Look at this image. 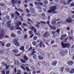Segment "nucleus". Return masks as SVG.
<instances>
[{"label":"nucleus","instance_id":"nucleus-15","mask_svg":"<svg viewBox=\"0 0 74 74\" xmlns=\"http://www.w3.org/2000/svg\"><path fill=\"white\" fill-rule=\"evenodd\" d=\"M41 63L44 66H46V65L47 64V62L45 60H42Z\"/></svg>","mask_w":74,"mask_h":74},{"label":"nucleus","instance_id":"nucleus-28","mask_svg":"<svg viewBox=\"0 0 74 74\" xmlns=\"http://www.w3.org/2000/svg\"><path fill=\"white\" fill-rule=\"evenodd\" d=\"M65 70L66 71H67L68 72L70 71V68L68 67H66L65 69Z\"/></svg>","mask_w":74,"mask_h":74},{"label":"nucleus","instance_id":"nucleus-49","mask_svg":"<svg viewBox=\"0 0 74 74\" xmlns=\"http://www.w3.org/2000/svg\"><path fill=\"white\" fill-rule=\"evenodd\" d=\"M56 33H57V34H59V32H60V30L59 29H58L56 31Z\"/></svg>","mask_w":74,"mask_h":74},{"label":"nucleus","instance_id":"nucleus-14","mask_svg":"<svg viewBox=\"0 0 74 74\" xmlns=\"http://www.w3.org/2000/svg\"><path fill=\"white\" fill-rule=\"evenodd\" d=\"M60 53L61 55V56H64V50H62L60 51Z\"/></svg>","mask_w":74,"mask_h":74},{"label":"nucleus","instance_id":"nucleus-40","mask_svg":"<svg viewBox=\"0 0 74 74\" xmlns=\"http://www.w3.org/2000/svg\"><path fill=\"white\" fill-rule=\"evenodd\" d=\"M28 33L29 35H31V34H33V32L32 31H29L28 32Z\"/></svg>","mask_w":74,"mask_h":74},{"label":"nucleus","instance_id":"nucleus-52","mask_svg":"<svg viewBox=\"0 0 74 74\" xmlns=\"http://www.w3.org/2000/svg\"><path fill=\"white\" fill-rule=\"evenodd\" d=\"M27 38V34H26L25 35H24V39H26V38Z\"/></svg>","mask_w":74,"mask_h":74},{"label":"nucleus","instance_id":"nucleus-41","mask_svg":"<svg viewBox=\"0 0 74 74\" xmlns=\"http://www.w3.org/2000/svg\"><path fill=\"white\" fill-rule=\"evenodd\" d=\"M6 19L9 20V19H10V16L8 15H6Z\"/></svg>","mask_w":74,"mask_h":74},{"label":"nucleus","instance_id":"nucleus-27","mask_svg":"<svg viewBox=\"0 0 74 74\" xmlns=\"http://www.w3.org/2000/svg\"><path fill=\"white\" fill-rule=\"evenodd\" d=\"M43 42L41 41L40 40V43L39 44V47H40L41 48L42 47V44H43Z\"/></svg>","mask_w":74,"mask_h":74},{"label":"nucleus","instance_id":"nucleus-57","mask_svg":"<svg viewBox=\"0 0 74 74\" xmlns=\"http://www.w3.org/2000/svg\"><path fill=\"white\" fill-rule=\"evenodd\" d=\"M50 21H47V25H48L49 26V25H50Z\"/></svg>","mask_w":74,"mask_h":74},{"label":"nucleus","instance_id":"nucleus-23","mask_svg":"<svg viewBox=\"0 0 74 74\" xmlns=\"http://www.w3.org/2000/svg\"><path fill=\"white\" fill-rule=\"evenodd\" d=\"M64 52L65 53L67 54L69 52V50L67 49H65L64 50Z\"/></svg>","mask_w":74,"mask_h":74},{"label":"nucleus","instance_id":"nucleus-38","mask_svg":"<svg viewBox=\"0 0 74 74\" xmlns=\"http://www.w3.org/2000/svg\"><path fill=\"white\" fill-rule=\"evenodd\" d=\"M73 0H68V1L66 2V3L68 4H69Z\"/></svg>","mask_w":74,"mask_h":74},{"label":"nucleus","instance_id":"nucleus-20","mask_svg":"<svg viewBox=\"0 0 74 74\" xmlns=\"http://www.w3.org/2000/svg\"><path fill=\"white\" fill-rule=\"evenodd\" d=\"M23 59H24V60H26V61H27V60H28V58L27 57V56H26V55L24 56Z\"/></svg>","mask_w":74,"mask_h":74},{"label":"nucleus","instance_id":"nucleus-46","mask_svg":"<svg viewBox=\"0 0 74 74\" xmlns=\"http://www.w3.org/2000/svg\"><path fill=\"white\" fill-rule=\"evenodd\" d=\"M26 69L27 71H30V69H29V68H28L27 66L26 67Z\"/></svg>","mask_w":74,"mask_h":74},{"label":"nucleus","instance_id":"nucleus-17","mask_svg":"<svg viewBox=\"0 0 74 74\" xmlns=\"http://www.w3.org/2000/svg\"><path fill=\"white\" fill-rule=\"evenodd\" d=\"M35 4L36 5H42V3H41V2H35Z\"/></svg>","mask_w":74,"mask_h":74},{"label":"nucleus","instance_id":"nucleus-22","mask_svg":"<svg viewBox=\"0 0 74 74\" xmlns=\"http://www.w3.org/2000/svg\"><path fill=\"white\" fill-rule=\"evenodd\" d=\"M10 46H11V43H8L6 44L5 45V47H7V48L10 47Z\"/></svg>","mask_w":74,"mask_h":74},{"label":"nucleus","instance_id":"nucleus-16","mask_svg":"<svg viewBox=\"0 0 74 74\" xmlns=\"http://www.w3.org/2000/svg\"><path fill=\"white\" fill-rule=\"evenodd\" d=\"M11 21H9L6 24L7 25H7V27H10L11 26V25H10V23H11Z\"/></svg>","mask_w":74,"mask_h":74},{"label":"nucleus","instance_id":"nucleus-36","mask_svg":"<svg viewBox=\"0 0 74 74\" xmlns=\"http://www.w3.org/2000/svg\"><path fill=\"white\" fill-rule=\"evenodd\" d=\"M37 39V37L36 36H34L33 38V40H34V41H36Z\"/></svg>","mask_w":74,"mask_h":74},{"label":"nucleus","instance_id":"nucleus-47","mask_svg":"<svg viewBox=\"0 0 74 74\" xmlns=\"http://www.w3.org/2000/svg\"><path fill=\"white\" fill-rule=\"evenodd\" d=\"M18 10H19V11H20V12H23V10L20 8H18Z\"/></svg>","mask_w":74,"mask_h":74},{"label":"nucleus","instance_id":"nucleus-42","mask_svg":"<svg viewBox=\"0 0 74 74\" xmlns=\"http://www.w3.org/2000/svg\"><path fill=\"white\" fill-rule=\"evenodd\" d=\"M36 8L37 9H41V7H40V6L39 5H38V6H36Z\"/></svg>","mask_w":74,"mask_h":74},{"label":"nucleus","instance_id":"nucleus-10","mask_svg":"<svg viewBox=\"0 0 74 74\" xmlns=\"http://www.w3.org/2000/svg\"><path fill=\"white\" fill-rule=\"evenodd\" d=\"M68 65L69 66H72L74 62L71 61H69L67 62Z\"/></svg>","mask_w":74,"mask_h":74},{"label":"nucleus","instance_id":"nucleus-56","mask_svg":"<svg viewBox=\"0 0 74 74\" xmlns=\"http://www.w3.org/2000/svg\"><path fill=\"white\" fill-rule=\"evenodd\" d=\"M14 55L16 56H21V53H20L18 54H14Z\"/></svg>","mask_w":74,"mask_h":74},{"label":"nucleus","instance_id":"nucleus-59","mask_svg":"<svg viewBox=\"0 0 74 74\" xmlns=\"http://www.w3.org/2000/svg\"><path fill=\"white\" fill-rule=\"evenodd\" d=\"M36 73L37 74H40V73H41V71H37L36 72Z\"/></svg>","mask_w":74,"mask_h":74},{"label":"nucleus","instance_id":"nucleus-8","mask_svg":"<svg viewBox=\"0 0 74 74\" xmlns=\"http://www.w3.org/2000/svg\"><path fill=\"white\" fill-rule=\"evenodd\" d=\"M61 24L62 23L60 22H58L57 24H56L55 25H54V27L55 28V30L56 29V28H58V27H59L60 26V24Z\"/></svg>","mask_w":74,"mask_h":74},{"label":"nucleus","instance_id":"nucleus-43","mask_svg":"<svg viewBox=\"0 0 74 74\" xmlns=\"http://www.w3.org/2000/svg\"><path fill=\"white\" fill-rule=\"evenodd\" d=\"M21 68L23 70H26V69L25 68V67H24L23 66H21Z\"/></svg>","mask_w":74,"mask_h":74},{"label":"nucleus","instance_id":"nucleus-50","mask_svg":"<svg viewBox=\"0 0 74 74\" xmlns=\"http://www.w3.org/2000/svg\"><path fill=\"white\" fill-rule=\"evenodd\" d=\"M66 36V35H61V36L62 37H63V38H65Z\"/></svg>","mask_w":74,"mask_h":74},{"label":"nucleus","instance_id":"nucleus-60","mask_svg":"<svg viewBox=\"0 0 74 74\" xmlns=\"http://www.w3.org/2000/svg\"><path fill=\"white\" fill-rule=\"evenodd\" d=\"M1 73L2 74H5V71H1Z\"/></svg>","mask_w":74,"mask_h":74},{"label":"nucleus","instance_id":"nucleus-26","mask_svg":"<svg viewBox=\"0 0 74 74\" xmlns=\"http://www.w3.org/2000/svg\"><path fill=\"white\" fill-rule=\"evenodd\" d=\"M69 73L70 74H73L74 73V69H71Z\"/></svg>","mask_w":74,"mask_h":74},{"label":"nucleus","instance_id":"nucleus-32","mask_svg":"<svg viewBox=\"0 0 74 74\" xmlns=\"http://www.w3.org/2000/svg\"><path fill=\"white\" fill-rule=\"evenodd\" d=\"M11 36L12 37H14V38L16 37V35L14 34H11Z\"/></svg>","mask_w":74,"mask_h":74},{"label":"nucleus","instance_id":"nucleus-54","mask_svg":"<svg viewBox=\"0 0 74 74\" xmlns=\"http://www.w3.org/2000/svg\"><path fill=\"white\" fill-rule=\"evenodd\" d=\"M41 15L42 17H45V14L44 13H42L41 14Z\"/></svg>","mask_w":74,"mask_h":74},{"label":"nucleus","instance_id":"nucleus-3","mask_svg":"<svg viewBox=\"0 0 74 74\" xmlns=\"http://www.w3.org/2000/svg\"><path fill=\"white\" fill-rule=\"evenodd\" d=\"M61 45L62 48H69L70 47L69 43L65 44L63 42H62Z\"/></svg>","mask_w":74,"mask_h":74},{"label":"nucleus","instance_id":"nucleus-63","mask_svg":"<svg viewBox=\"0 0 74 74\" xmlns=\"http://www.w3.org/2000/svg\"><path fill=\"white\" fill-rule=\"evenodd\" d=\"M31 16V14L29 13H28L27 15V16L29 17V16Z\"/></svg>","mask_w":74,"mask_h":74},{"label":"nucleus","instance_id":"nucleus-62","mask_svg":"<svg viewBox=\"0 0 74 74\" xmlns=\"http://www.w3.org/2000/svg\"><path fill=\"white\" fill-rule=\"evenodd\" d=\"M54 42H55V41H51V44L52 45H53V43H54Z\"/></svg>","mask_w":74,"mask_h":74},{"label":"nucleus","instance_id":"nucleus-5","mask_svg":"<svg viewBox=\"0 0 74 74\" xmlns=\"http://www.w3.org/2000/svg\"><path fill=\"white\" fill-rule=\"evenodd\" d=\"M3 31H1V33L0 34V40H3V38H4L5 37V35H4V34L3 33Z\"/></svg>","mask_w":74,"mask_h":74},{"label":"nucleus","instance_id":"nucleus-2","mask_svg":"<svg viewBox=\"0 0 74 74\" xmlns=\"http://www.w3.org/2000/svg\"><path fill=\"white\" fill-rule=\"evenodd\" d=\"M18 40L19 38H15L13 40L14 44L16 47H19L20 46V44L18 42Z\"/></svg>","mask_w":74,"mask_h":74},{"label":"nucleus","instance_id":"nucleus-53","mask_svg":"<svg viewBox=\"0 0 74 74\" xmlns=\"http://www.w3.org/2000/svg\"><path fill=\"white\" fill-rule=\"evenodd\" d=\"M44 3L45 4H48V1H44Z\"/></svg>","mask_w":74,"mask_h":74},{"label":"nucleus","instance_id":"nucleus-64","mask_svg":"<svg viewBox=\"0 0 74 74\" xmlns=\"http://www.w3.org/2000/svg\"><path fill=\"white\" fill-rule=\"evenodd\" d=\"M4 45H5V43H4V42H3L2 43V46L3 47H4Z\"/></svg>","mask_w":74,"mask_h":74},{"label":"nucleus","instance_id":"nucleus-39","mask_svg":"<svg viewBox=\"0 0 74 74\" xmlns=\"http://www.w3.org/2000/svg\"><path fill=\"white\" fill-rule=\"evenodd\" d=\"M15 14L16 15H20V14L19 12L17 11H16L15 12Z\"/></svg>","mask_w":74,"mask_h":74},{"label":"nucleus","instance_id":"nucleus-48","mask_svg":"<svg viewBox=\"0 0 74 74\" xmlns=\"http://www.w3.org/2000/svg\"><path fill=\"white\" fill-rule=\"evenodd\" d=\"M40 23L42 24H46V22H44V21H40Z\"/></svg>","mask_w":74,"mask_h":74},{"label":"nucleus","instance_id":"nucleus-29","mask_svg":"<svg viewBox=\"0 0 74 74\" xmlns=\"http://www.w3.org/2000/svg\"><path fill=\"white\" fill-rule=\"evenodd\" d=\"M33 58L34 59H36V58H37V55L36 54H34L33 55Z\"/></svg>","mask_w":74,"mask_h":74},{"label":"nucleus","instance_id":"nucleus-19","mask_svg":"<svg viewBox=\"0 0 74 74\" xmlns=\"http://www.w3.org/2000/svg\"><path fill=\"white\" fill-rule=\"evenodd\" d=\"M49 27H50V28H51V30H55V28L54 27H53L52 25H49Z\"/></svg>","mask_w":74,"mask_h":74},{"label":"nucleus","instance_id":"nucleus-45","mask_svg":"<svg viewBox=\"0 0 74 74\" xmlns=\"http://www.w3.org/2000/svg\"><path fill=\"white\" fill-rule=\"evenodd\" d=\"M11 18H14V16H15V14H11Z\"/></svg>","mask_w":74,"mask_h":74},{"label":"nucleus","instance_id":"nucleus-6","mask_svg":"<svg viewBox=\"0 0 74 74\" xmlns=\"http://www.w3.org/2000/svg\"><path fill=\"white\" fill-rule=\"evenodd\" d=\"M50 36V34L48 32H46L43 35V37L46 38H47Z\"/></svg>","mask_w":74,"mask_h":74},{"label":"nucleus","instance_id":"nucleus-55","mask_svg":"<svg viewBox=\"0 0 74 74\" xmlns=\"http://www.w3.org/2000/svg\"><path fill=\"white\" fill-rule=\"evenodd\" d=\"M29 45H27L25 47L26 49H28L29 48Z\"/></svg>","mask_w":74,"mask_h":74},{"label":"nucleus","instance_id":"nucleus-18","mask_svg":"<svg viewBox=\"0 0 74 74\" xmlns=\"http://www.w3.org/2000/svg\"><path fill=\"white\" fill-rule=\"evenodd\" d=\"M36 23H37V24L35 26L36 27H37L38 28H39V27H40L39 26V25H40V22H37Z\"/></svg>","mask_w":74,"mask_h":74},{"label":"nucleus","instance_id":"nucleus-11","mask_svg":"<svg viewBox=\"0 0 74 74\" xmlns=\"http://www.w3.org/2000/svg\"><path fill=\"white\" fill-rule=\"evenodd\" d=\"M17 23L16 24V27H19V26H21V25H22V23H21V21H18L17 22Z\"/></svg>","mask_w":74,"mask_h":74},{"label":"nucleus","instance_id":"nucleus-21","mask_svg":"<svg viewBox=\"0 0 74 74\" xmlns=\"http://www.w3.org/2000/svg\"><path fill=\"white\" fill-rule=\"evenodd\" d=\"M25 47L22 46H21L20 48V50H21V51H25Z\"/></svg>","mask_w":74,"mask_h":74},{"label":"nucleus","instance_id":"nucleus-1","mask_svg":"<svg viewBox=\"0 0 74 74\" xmlns=\"http://www.w3.org/2000/svg\"><path fill=\"white\" fill-rule=\"evenodd\" d=\"M50 10L47 11V12L49 14H51V12H52L53 14H57V12L55 11L56 9V6H54L51 7Z\"/></svg>","mask_w":74,"mask_h":74},{"label":"nucleus","instance_id":"nucleus-35","mask_svg":"<svg viewBox=\"0 0 74 74\" xmlns=\"http://www.w3.org/2000/svg\"><path fill=\"white\" fill-rule=\"evenodd\" d=\"M32 44L34 45H37V42L35 41L32 42Z\"/></svg>","mask_w":74,"mask_h":74},{"label":"nucleus","instance_id":"nucleus-37","mask_svg":"<svg viewBox=\"0 0 74 74\" xmlns=\"http://www.w3.org/2000/svg\"><path fill=\"white\" fill-rule=\"evenodd\" d=\"M16 30H21V31L22 30V29L19 27L16 28Z\"/></svg>","mask_w":74,"mask_h":74},{"label":"nucleus","instance_id":"nucleus-51","mask_svg":"<svg viewBox=\"0 0 74 74\" xmlns=\"http://www.w3.org/2000/svg\"><path fill=\"white\" fill-rule=\"evenodd\" d=\"M63 70H64V68H61V70H60V71L62 72V73H63Z\"/></svg>","mask_w":74,"mask_h":74},{"label":"nucleus","instance_id":"nucleus-58","mask_svg":"<svg viewBox=\"0 0 74 74\" xmlns=\"http://www.w3.org/2000/svg\"><path fill=\"white\" fill-rule=\"evenodd\" d=\"M4 5H5V4H3V3H1L0 4V6L1 7H4Z\"/></svg>","mask_w":74,"mask_h":74},{"label":"nucleus","instance_id":"nucleus-31","mask_svg":"<svg viewBox=\"0 0 74 74\" xmlns=\"http://www.w3.org/2000/svg\"><path fill=\"white\" fill-rule=\"evenodd\" d=\"M4 50H1L0 51V55H3V54H4Z\"/></svg>","mask_w":74,"mask_h":74},{"label":"nucleus","instance_id":"nucleus-30","mask_svg":"<svg viewBox=\"0 0 74 74\" xmlns=\"http://www.w3.org/2000/svg\"><path fill=\"white\" fill-rule=\"evenodd\" d=\"M30 11L31 12H35V10L32 8H31L30 9Z\"/></svg>","mask_w":74,"mask_h":74},{"label":"nucleus","instance_id":"nucleus-24","mask_svg":"<svg viewBox=\"0 0 74 74\" xmlns=\"http://www.w3.org/2000/svg\"><path fill=\"white\" fill-rule=\"evenodd\" d=\"M39 59L40 60H42L43 59V57L41 56H38Z\"/></svg>","mask_w":74,"mask_h":74},{"label":"nucleus","instance_id":"nucleus-44","mask_svg":"<svg viewBox=\"0 0 74 74\" xmlns=\"http://www.w3.org/2000/svg\"><path fill=\"white\" fill-rule=\"evenodd\" d=\"M17 33L19 35H20V34H21V31H18L17 32Z\"/></svg>","mask_w":74,"mask_h":74},{"label":"nucleus","instance_id":"nucleus-4","mask_svg":"<svg viewBox=\"0 0 74 74\" xmlns=\"http://www.w3.org/2000/svg\"><path fill=\"white\" fill-rule=\"evenodd\" d=\"M68 18L66 19V23H71L72 22V21H73V20L71 19V17L70 16H69Z\"/></svg>","mask_w":74,"mask_h":74},{"label":"nucleus","instance_id":"nucleus-61","mask_svg":"<svg viewBox=\"0 0 74 74\" xmlns=\"http://www.w3.org/2000/svg\"><path fill=\"white\" fill-rule=\"evenodd\" d=\"M33 36H34V35H33V34H32L29 37L30 38H32L33 37Z\"/></svg>","mask_w":74,"mask_h":74},{"label":"nucleus","instance_id":"nucleus-12","mask_svg":"<svg viewBox=\"0 0 74 74\" xmlns=\"http://www.w3.org/2000/svg\"><path fill=\"white\" fill-rule=\"evenodd\" d=\"M57 63H58V62L57 61L54 60L53 61V62H52V66H55L56 65V64H57Z\"/></svg>","mask_w":74,"mask_h":74},{"label":"nucleus","instance_id":"nucleus-33","mask_svg":"<svg viewBox=\"0 0 74 74\" xmlns=\"http://www.w3.org/2000/svg\"><path fill=\"white\" fill-rule=\"evenodd\" d=\"M32 15L34 16H36L37 15V14L36 13L34 12L32 14Z\"/></svg>","mask_w":74,"mask_h":74},{"label":"nucleus","instance_id":"nucleus-25","mask_svg":"<svg viewBox=\"0 0 74 74\" xmlns=\"http://www.w3.org/2000/svg\"><path fill=\"white\" fill-rule=\"evenodd\" d=\"M20 61L22 63H26V61L22 59L20 60Z\"/></svg>","mask_w":74,"mask_h":74},{"label":"nucleus","instance_id":"nucleus-13","mask_svg":"<svg viewBox=\"0 0 74 74\" xmlns=\"http://www.w3.org/2000/svg\"><path fill=\"white\" fill-rule=\"evenodd\" d=\"M12 51L13 52V53H14V54H16L18 53V52H19V51L18 49H14L12 50Z\"/></svg>","mask_w":74,"mask_h":74},{"label":"nucleus","instance_id":"nucleus-34","mask_svg":"<svg viewBox=\"0 0 74 74\" xmlns=\"http://www.w3.org/2000/svg\"><path fill=\"white\" fill-rule=\"evenodd\" d=\"M56 21H52L51 22V24L53 25H55V24H56Z\"/></svg>","mask_w":74,"mask_h":74},{"label":"nucleus","instance_id":"nucleus-7","mask_svg":"<svg viewBox=\"0 0 74 74\" xmlns=\"http://www.w3.org/2000/svg\"><path fill=\"white\" fill-rule=\"evenodd\" d=\"M11 1L13 4V7H15V5L14 4L17 3L18 0H11Z\"/></svg>","mask_w":74,"mask_h":74},{"label":"nucleus","instance_id":"nucleus-9","mask_svg":"<svg viewBox=\"0 0 74 74\" xmlns=\"http://www.w3.org/2000/svg\"><path fill=\"white\" fill-rule=\"evenodd\" d=\"M30 30H32L33 32H34L35 33H37V31L36 29H35L34 27L33 26H30Z\"/></svg>","mask_w":74,"mask_h":74}]
</instances>
